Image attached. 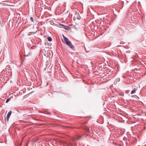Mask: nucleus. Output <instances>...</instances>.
Segmentation results:
<instances>
[{"instance_id": "1", "label": "nucleus", "mask_w": 146, "mask_h": 146, "mask_svg": "<svg viewBox=\"0 0 146 146\" xmlns=\"http://www.w3.org/2000/svg\"><path fill=\"white\" fill-rule=\"evenodd\" d=\"M63 38L64 39V43L66 45H68L70 47L72 50H75V47L72 44L71 41H69L68 39L65 37L63 35Z\"/></svg>"}, {"instance_id": "2", "label": "nucleus", "mask_w": 146, "mask_h": 146, "mask_svg": "<svg viewBox=\"0 0 146 146\" xmlns=\"http://www.w3.org/2000/svg\"><path fill=\"white\" fill-rule=\"evenodd\" d=\"M11 111H10L7 114V121H8L9 119V118L11 114Z\"/></svg>"}, {"instance_id": "3", "label": "nucleus", "mask_w": 146, "mask_h": 146, "mask_svg": "<svg viewBox=\"0 0 146 146\" xmlns=\"http://www.w3.org/2000/svg\"><path fill=\"white\" fill-rule=\"evenodd\" d=\"M136 88H134V89L132 90L131 92V94H132L134 93L136 91Z\"/></svg>"}, {"instance_id": "4", "label": "nucleus", "mask_w": 146, "mask_h": 146, "mask_svg": "<svg viewBox=\"0 0 146 146\" xmlns=\"http://www.w3.org/2000/svg\"><path fill=\"white\" fill-rule=\"evenodd\" d=\"M47 39L50 42L52 40V38L50 37H48L47 38Z\"/></svg>"}, {"instance_id": "5", "label": "nucleus", "mask_w": 146, "mask_h": 146, "mask_svg": "<svg viewBox=\"0 0 146 146\" xmlns=\"http://www.w3.org/2000/svg\"><path fill=\"white\" fill-rule=\"evenodd\" d=\"M30 19L31 22H33V18L32 17H31L30 18Z\"/></svg>"}, {"instance_id": "6", "label": "nucleus", "mask_w": 146, "mask_h": 146, "mask_svg": "<svg viewBox=\"0 0 146 146\" xmlns=\"http://www.w3.org/2000/svg\"><path fill=\"white\" fill-rule=\"evenodd\" d=\"M10 98H8L6 100V102L7 103L10 100Z\"/></svg>"}, {"instance_id": "7", "label": "nucleus", "mask_w": 146, "mask_h": 146, "mask_svg": "<svg viewBox=\"0 0 146 146\" xmlns=\"http://www.w3.org/2000/svg\"><path fill=\"white\" fill-rule=\"evenodd\" d=\"M61 25V26H62L63 27H64V28H65L66 29V26H65V25H61H61Z\"/></svg>"}, {"instance_id": "8", "label": "nucleus", "mask_w": 146, "mask_h": 146, "mask_svg": "<svg viewBox=\"0 0 146 146\" xmlns=\"http://www.w3.org/2000/svg\"><path fill=\"white\" fill-rule=\"evenodd\" d=\"M130 51L129 50H128L126 51V52L127 53H129L130 52Z\"/></svg>"}, {"instance_id": "9", "label": "nucleus", "mask_w": 146, "mask_h": 146, "mask_svg": "<svg viewBox=\"0 0 146 146\" xmlns=\"http://www.w3.org/2000/svg\"><path fill=\"white\" fill-rule=\"evenodd\" d=\"M124 58V60H125V59H126V57H125V58Z\"/></svg>"}, {"instance_id": "10", "label": "nucleus", "mask_w": 146, "mask_h": 146, "mask_svg": "<svg viewBox=\"0 0 146 146\" xmlns=\"http://www.w3.org/2000/svg\"><path fill=\"white\" fill-rule=\"evenodd\" d=\"M127 1V3L128 2L127 1Z\"/></svg>"}, {"instance_id": "11", "label": "nucleus", "mask_w": 146, "mask_h": 146, "mask_svg": "<svg viewBox=\"0 0 146 146\" xmlns=\"http://www.w3.org/2000/svg\"><path fill=\"white\" fill-rule=\"evenodd\" d=\"M76 140V139H74V140H73V141H74V140Z\"/></svg>"}]
</instances>
